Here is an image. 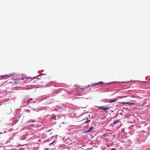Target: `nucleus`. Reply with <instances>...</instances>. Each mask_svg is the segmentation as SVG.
Instances as JSON below:
<instances>
[{"mask_svg": "<svg viewBox=\"0 0 150 150\" xmlns=\"http://www.w3.org/2000/svg\"><path fill=\"white\" fill-rule=\"evenodd\" d=\"M119 122V120H115L114 121H113V124H114V125H115L117 123H118Z\"/></svg>", "mask_w": 150, "mask_h": 150, "instance_id": "nucleus-8", "label": "nucleus"}, {"mask_svg": "<svg viewBox=\"0 0 150 150\" xmlns=\"http://www.w3.org/2000/svg\"><path fill=\"white\" fill-rule=\"evenodd\" d=\"M115 82H112V83H107V84H110L111 83H114Z\"/></svg>", "mask_w": 150, "mask_h": 150, "instance_id": "nucleus-21", "label": "nucleus"}, {"mask_svg": "<svg viewBox=\"0 0 150 150\" xmlns=\"http://www.w3.org/2000/svg\"><path fill=\"white\" fill-rule=\"evenodd\" d=\"M47 109V108L46 107H44V108H41V109H39L38 111H39L40 110H46Z\"/></svg>", "mask_w": 150, "mask_h": 150, "instance_id": "nucleus-12", "label": "nucleus"}, {"mask_svg": "<svg viewBox=\"0 0 150 150\" xmlns=\"http://www.w3.org/2000/svg\"><path fill=\"white\" fill-rule=\"evenodd\" d=\"M11 79H14V83H16V84H20L21 83L23 82V81L24 79L23 78L21 77L20 78H18V77H17L16 79L13 78V77H12Z\"/></svg>", "mask_w": 150, "mask_h": 150, "instance_id": "nucleus-1", "label": "nucleus"}, {"mask_svg": "<svg viewBox=\"0 0 150 150\" xmlns=\"http://www.w3.org/2000/svg\"><path fill=\"white\" fill-rule=\"evenodd\" d=\"M2 78H7L8 76V75L6 74L5 75H3L2 76Z\"/></svg>", "mask_w": 150, "mask_h": 150, "instance_id": "nucleus-13", "label": "nucleus"}, {"mask_svg": "<svg viewBox=\"0 0 150 150\" xmlns=\"http://www.w3.org/2000/svg\"><path fill=\"white\" fill-rule=\"evenodd\" d=\"M33 100V99L32 98H29L27 100V102H30V101Z\"/></svg>", "mask_w": 150, "mask_h": 150, "instance_id": "nucleus-11", "label": "nucleus"}, {"mask_svg": "<svg viewBox=\"0 0 150 150\" xmlns=\"http://www.w3.org/2000/svg\"><path fill=\"white\" fill-rule=\"evenodd\" d=\"M69 131H70V130L69 129Z\"/></svg>", "mask_w": 150, "mask_h": 150, "instance_id": "nucleus-29", "label": "nucleus"}, {"mask_svg": "<svg viewBox=\"0 0 150 150\" xmlns=\"http://www.w3.org/2000/svg\"><path fill=\"white\" fill-rule=\"evenodd\" d=\"M88 88V87H84V88Z\"/></svg>", "mask_w": 150, "mask_h": 150, "instance_id": "nucleus-25", "label": "nucleus"}, {"mask_svg": "<svg viewBox=\"0 0 150 150\" xmlns=\"http://www.w3.org/2000/svg\"><path fill=\"white\" fill-rule=\"evenodd\" d=\"M45 75V74H41L37 76H36L37 77H38L39 76H41L42 75Z\"/></svg>", "mask_w": 150, "mask_h": 150, "instance_id": "nucleus-16", "label": "nucleus"}, {"mask_svg": "<svg viewBox=\"0 0 150 150\" xmlns=\"http://www.w3.org/2000/svg\"><path fill=\"white\" fill-rule=\"evenodd\" d=\"M51 119L52 120L54 119L55 120H56V116H53L52 117H51Z\"/></svg>", "mask_w": 150, "mask_h": 150, "instance_id": "nucleus-14", "label": "nucleus"}, {"mask_svg": "<svg viewBox=\"0 0 150 150\" xmlns=\"http://www.w3.org/2000/svg\"><path fill=\"white\" fill-rule=\"evenodd\" d=\"M111 150H116V149L115 148H112L111 149Z\"/></svg>", "mask_w": 150, "mask_h": 150, "instance_id": "nucleus-20", "label": "nucleus"}, {"mask_svg": "<svg viewBox=\"0 0 150 150\" xmlns=\"http://www.w3.org/2000/svg\"><path fill=\"white\" fill-rule=\"evenodd\" d=\"M79 89H82V90H83V89H84H84H83V88H82L81 86V87H80V88H79Z\"/></svg>", "mask_w": 150, "mask_h": 150, "instance_id": "nucleus-19", "label": "nucleus"}, {"mask_svg": "<svg viewBox=\"0 0 150 150\" xmlns=\"http://www.w3.org/2000/svg\"><path fill=\"white\" fill-rule=\"evenodd\" d=\"M108 100L109 101H107V102L112 103L117 101L118 100L117 99H109Z\"/></svg>", "mask_w": 150, "mask_h": 150, "instance_id": "nucleus-6", "label": "nucleus"}, {"mask_svg": "<svg viewBox=\"0 0 150 150\" xmlns=\"http://www.w3.org/2000/svg\"><path fill=\"white\" fill-rule=\"evenodd\" d=\"M26 137H25V138H22L21 139H23H23H24Z\"/></svg>", "mask_w": 150, "mask_h": 150, "instance_id": "nucleus-24", "label": "nucleus"}, {"mask_svg": "<svg viewBox=\"0 0 150 150\" xmlns=\"http://www.w3.org/2000/svg\"><path fill=\"white\" fill-rule=\"evenodd\" d=\"M11 75H9L10 76H9L8 77H11Z\"/></svg>", "mask_w": 150, "mask_h": 150, "instance_id": "nucleus-27", "label": "nucleus"}, {"mask_svg": "<svg viewBox=\"0 0 150 150\" xmlns=\"http://www.w3.org/2000/svg\"><path fill=\"white\" fill-rule=\"evenodd\" d=\"M134 127V126L133 125H132L130 127H129L128 128L129 129H131L132 130L133 129V127Z\"/></svg>", "mask_w": 150, "mask_h": 150, "instance_id": "nucleus-10", "label": "nucleus"}, {"mask_svg": "<svg viewBox=\"0 0 150 150\" xmlns=\"http://www.w3.org/2000/svg\"><path fill=\"white\" fill-rule=\"evenodd\" d=\"M54 142V141H53V142L50 143L49 145H52V144H53Z\"/></svg>", "mask_w": 150, "mask_h": 150, "instance_id": "nucleus-17", "label": "nucleus"}, {"mask_svg": "<svg viewBox=\"0 0 150 150\" xmlns=\"http://www.w3.org/2000/svg\"><path fill=\"white\" fill-rule=\"evenodd\" d=\"M93 129H94V127H91L88 130H85L84 132L85 133L91 132Z\"/></svg>", "mask_w": 150, "mask_h": 150, "instance_id": "nucleus-4", "label": "nucleus"}, {"mask_svg": "<svg viewBox=\"0 0 150 150\" xmlns=\"http://www.w3.org/2000/svg\"><path fill=\"white\" fill-rule=\"evenodd\" d=\"M103 83V82H100L97 83H92L91 85H88V86H91V87L95 86L97 85H98L102 83Z\"/></svg>", "mask_w": 150, "mask_h": 150, "instance_id": "nucleus-2", "label": "nucleus"}, {"mask_svg": "<svg viewBox=\"0 0 150 150\" xmlns=\"http://www.w3.org/2000/svg\"><path fill=\"white\" fill-rule=\"evenodd\" d=\"M1 96H0V97H1Z\"/></svg>", "mask_w": 150, "mask_h": 150, "instance_id": "nucleus-30", "label": "nucleus"}, {"mask_svg": "<svg viewBox=\"0 0 150 150\" xmlns=\"http://www.w3.org/2000/svg\"><path fill=\"white\" fill-rule=\"evenodd\" d=\"M35 120H29V121H28L27 122V123H28V122H35Z\"/></svg>", "mask_w": 150, "mask_h": 150, "instance_id": "nucleus-9", "label": "nucleus"}, {"mask_svg": "<svg viewBox=\"0 0 150 150\" xmlns=\"http://www.w3.org/2000/svg\"><path fill=\"white\" fill-rule=\"evenodd\" d=\"M121 104H128L130 105H134V103L132 102H122Z\"/></svg>", "mask_w": 150, "mask_h": 150, "instance_id": "nucleus-5", "label": "nucleus"}, {"mask_svg": "<svg viewBox=\"0 0 150 150\" xmlns=\"http://www.w3.org/2000/svg\"><path fill=\"white\" fill-rule=\"evenodd\" d=\"M117 82V83H120V82Z\"/></svg>", "mask_w": 150, "mask_h": 150, "instance_id": "nucleus-28", "label": "nucleus"}, {"mask_svg": "<svg viewBox=\"0 0 150 150\" xmlns=\"http://www.w3.org/2000/svg\"><path fill=\"white\" fill-rule=\"evenodd\" d=\"M126 82H125V81H124V82H121L120 83H125Z\"/></svg>", "mask_w": 150, "mask_h": 150, "instance_id": "nucleus-22", "label": "nucleus"}, {"mask_svg": "<svg viewBox=\"0 0 150 150\" xmlns=\"http://www.w3.org/2000/svg\"><path fill=\"white\" fill-rule=\"evenodd\" d=\"M47 85H48V84H47ZM52 84H48V85L47 86H51Z\"/></svg>", "mask_w": 150, "mask_h": 150, "instance_id": "nucleus-18", "label": "nucleus"}, {"mask_svg": "<svg viewBox=\"0 0 150 150\" xmlns=\"http://www.w3.org/2000/svg\"><path fill=\"white\" fill-rule=\"evenodd\" d=\"M48 97H49V96H48V97H46V98H45V99H47V98H48Z\"/></svg>", "mask_w": 150, "mask_h": 150, "instance_id": "nucleus-26", "label": "nucleus"}, {"mask_svg": "<svg viewBox=\"0 0 150 150\" xmlns=\"http://www.w3.org/2000/svg\"><path fill=\"white\" fill-rule=\"evenodd\" d=\"M98 108L99 109H102L104 110H109V108L108 107L104 108V106H99L98 107Z\"/></svg>", "mask_w": 150, "mask_h": 150, "instance_id": "nucleus-3", "label": "nucleus"}, {"mask_svg": "<svg viewBox=\"0 0 150 150\" xmlns=\"http://www.w3.org/2000/svg\"><path fill=\"white\" fill-rule=\"evenodd\" d=\"M26 111H27V112H29V113H30V110H26Z\"/></svg>", "mask_w": 150, "mask_h": 150, "instance_id": "nucleus-15", "label": "nucleus"}, {"mask_svg": "<svg viewBox=\"0 0 150 150\" xmlns=\"http://www.w3.org/2000/svg\"><path fill=\"white\" fill-rule=\"evenodd\" d=\"M86 120H86L85 119H83V120L84 121V123L85 124H86L88 122H90L91 121V120H88V118H86Z\"/></svg>", "mask_w": 150, "mask_h": 150, "instance_id": "nucleus-7", "label": "nucleus"}, {"mask_svg": "<svg viewBox=\"0 0 150 150\" xmlns=\"http://www.w3.org/2000/svg\"><path fill=\"white\" fill-rule=\"evenodd\" d=\"M78 149H82V148H81V147H79V148H78Z\"/></svg>", "mask_w": 150, "mask_h": 150, "instance_id": "nucleus-23", "label": "nucleus"}]
</instances>
